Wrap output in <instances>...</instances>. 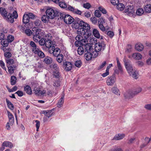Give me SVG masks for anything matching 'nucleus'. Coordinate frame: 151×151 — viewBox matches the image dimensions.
I'll return each instance as SVG.
<instances>
[{
    "label": "nucleus",
    "mask_w": 151,
    "mask_h": 151,
    "mask_svg": "<svg viewBox=\"0 0 151 151\" xmlns=\"http://www.w3.org/2000/svg\"><path fill=\"white\" fill-rule=\"evenodd\" d=\"M77 21L78 22L75 21L72 26L74 28L78 29L77 30L78 34L90 37L91 31L90 30V25L83 21H81L79 22L78 20Z\"/></svg>",
    "instance_id": "nucleus-1"
},
{
    "label": "nucleus",
    "mask_w": 151,
    "mask_h": 151,
    "mask_svg": "<svg viewBox=\"0 0 151 151\" xmlns=\"http://www.w3.org/2000/svg\"><path fill=\"white\" fill-rule=\"evenodd\" d=\"M91 37L86 36H83L81 35H78L76 37V41L75 42V45L77 47L84 45L86 43H88V40Z\"/></svg>",
    "instance_id": "nucleus-2"
},
{
    "label": "nucleus",
    "mask_w": 151,
    "mask_h": 151,
    "mask_svg": "<svg viewBox=\"0 0 151 151\" xmlns=\"http://www.w3.org/2000/svg\"><path fill=\"white\" fill-rule=\"evenodd\" d=\"M40 29H37L36 31L33 32V40L36 42H39L40 45L44 46L47 39L42 37Z\"/></svg>",
    "instance_id": "nucleus-3"
},
{
    "label": "nucleus",
    "mask_w": 151,
    "mask_h": 151,
    "mask_svg": "<svg viewBox=\"0 0 151 151\" xmlns=\"http://www.w3.org/2000/svg\"><path fill=\"white\" fill-rule=\"evenodd\" d=\"M59 5L61 8H66V10L70 11L73 13L81 15L82 13V12L80 10L69 5H67L64 2H60Z\"/></svg>",
    "instance_id": "nucleus-4"
},
{
    "label": "nucleus",
    "mask_w": 151,
    "mask_h": 151,
    "mask_svg": "<svg viewBox=\"0 0 151 151\" xmlns=\"http://www.w3.org/2000/svg\"><path fill=\"white\" fill-rule=\"evenodd\" d=\"M106 45L103 43H97L95 45V54L93 58L96 57L99 55H100L101 52L104 50Z\"/></svg>",
    "instance_id": "nucleus-5"
},
{
    "label": "nucleus",
    "mask_w": 151,
    "mask_h": 151,
    "mask_svg": "<svg viewBox=\"0 0 151 151\" xmlns=\"http://www.w3.org/2000/svg\"><path fill=\"white\" fill-rule=\"evenodd\" d=\"M46 14L50 19H53L55 16H59L60 12L57 10H54L52 8H48L46 12Z\"/></svg>",
    "instance_id": "nucleus-6"
},
{
    "label": "nucleus",
    "mask_w": 151,
    "mask_h": 151,
    "mask_svg": "<svg viewBox=\"0 0 151 151\" xmlns=\"http://www.w3.org/2000/svg\"><path fill=\"white\" fill-rule=\"evenodd\" d=\"M90 45H91L90 44L88 43L79 46L77 50L78 54L81 55L84 52H88L90 50Z\"/></svg>",
    "instance_id": "nucleus-7"
},
{
    "label": "nucleus",
    "mask_w": 151,
    "mask_h": 151,
    "mask_svg": "<svg viewBox=\"0 0 151 151\" xmlns=\"http://www.w3.org/2000/svg\"><path fill=\"white\" fill-rule=\"evenodd\" d=\"M60 18L63 19L64 21L66 24H70L74 21L73 18L70 15H65L60 13Z\"/></svg>",
    "instance_id": "nucleus-8"
},
{
    "label": "nucleus",
    "mask_w": 151,
    "mask_h": 151,
    "mask_svg": "<svg viewBox=\"0 0 151 151\" xmlns=\"http://www.w3.org/2000/svg\"><path fill=\"white\" fill-rule=\"evenodd\" d=\"M33 93L37 96H45L46 94V91L44 90H41L39 88H35L33 90Z\"/></svg>",
    "instance_id": "nucleus-9"
},
{
    "label": "nucleus",
    "mask_w": 151,
    "mask_h": 151,
    "mask_svg": "<svg viewBox=\"0 0 151 151\" xmlns=\"http://www.w3.org/2000/svg\"><path fill=\"white\" fill-rule=\"evenodd\" d=\"M125 12L128 16H132L134 13V10L133 6L130 5L126 7L125 9Z\"/></svg>",
    "instance_id": "nucleus-10"
},
{
    "label": "nucleus",
    "mask_w": 151,
    "mask_h": 151,
    "mask_svg": "<svg viewBox=\"0 0 151 151\" xmlns=\"http://www.w3.org/2000/svg\"><path fill=\"white\" fill-rule=\"evenodd\" d=\"M123 96L125 99H129L134 96L132 89H129L124 93Z\"/></svg>",
    "instance_id": "nucleus-11"
},
{
    "label": "nucleus",
    "mask_w": 151,
    "mask_h": 151,
    "mask_svg": "<svg viewBox=\"0 0 151 151\" xmlns=\"http://www.w3.org/2000/svg\"><path fill=\"white\" fill-rule=\"evenodd\" d=\"M115 77L114 76H111L108 77L106 83L108 85L112 86L115 82Z\"/></svg>",
    "instance_id": "nucleus-12"
},
{
    "label": "nucleus",
    "mask_w": 151,
    "mask_h": 151,
    "mask_svg": "<svg viewBox=\"0 0 151 151\" xmlns=\"http://www.w3.org/2000/svg\"><path fill=\"white\" fill-rule=\"evenodd\" d=\"M91 48L90 50H89L88 52H87L86 53H85V59L87 60H89L91 59L93 56V55L95 52H92V53H91Z\"/></svg>",
    "instance_id": "nucleus-13"
},
{
    "label": "nucleus",
    "mask_w": 151,
    "mask_h": 151,
    "mask_svg": "<svg viewBox=\"0 0 151 151\" xmlns=\"http://www.w3.org/2000/svg\"><path fill=\"white\" fill-rule=\"evenodd\" d=\"M63 66L66 70L69 71L71 70L72 68V64L70 62L66 61L63 63Z\"/></svg>",
    "instance_id": "nucleus-14"
},
{
    "label": "nucleus",
    "mask_w": 151,
    "mask_h": 151,
    "mask_svg": "<svg viewBox=\"0 0 151 151\" xmlns=\"http://www.w3.org/2000/svg\"><path fill=\"white\" fill-rule=\"evenodd\" d=\"M17 67V65H15L10 66L7 65L8 71L10 75H11L13 73L14 70L16 69Z\"/></svg>",
    "instance_id": "nucleus-15"
},
{
    "label": "nucleus",
    "mask_w": 151,
    "mask_h": 151,
    "mask_svg": "<svg viewBox=\"0 0 151 151\" xmlns=\"http://www.w3.org/2000/svg\"><path fill=\"white\" fill-rule=\"evenodd\" d=\"M6 17H4V18L7 21L11 23H13L14 22V19L12 14L10 13H9L8 15L6 16Z\"/></svg>",
    "instance_id": "nucleus-16"
},
{
    "label": "nucleus",
    "mask_w": 151,
    "mask_h": 151,
    "mask_svg": "<svg viewBox=\"0 0 151 151\" xmlns=\"http://www.w3.org/2000/svg\"><path fill=\"white\" fill-rule=\"evenodd\" d=\"M129 74L133 78L135 79H137L138 78V73L135 69H134Z\"/></svg>",
    "instance_id": "nucleus-17"
},
{
    "label": "nucleus",
    "mask_w": 151,
    "mask_h": 151,
    "mask_svg": "<svg viewBox=\"0 0 151 151\" xmlns=\"http://www.w3.org/2000/svg\"><path fill=\"white\" fill-rule=\"evenodd\" d=\"M42 114H44L45 116L48 118H49L52 116V113L51 110H44L42 112Z\"/></svg>",
    "instance_id": "nucleus-18"
},
{
    "label": "nucleus",
    "mask_w": 151,
    "mask_h": 151,
    "mask_svg": "<svg viewBox=\"0 0 151 151\" xmlns=\"http://www.w3.org/2000/svg\"><path fill=\"white\" fill-rule=\"evenodd\" d=\"M135 49L138 51H141L143 50L144 46L142 44L138 43L135 45Z\"/></svg>",
    "instance_id": "nucleus-19"
},
{
    "label": "nucleus",
    "mask_w": 151,
    "mask_h": 151,
    "mask_svg": "<svg viewBox=\"0 0 151 151\" xmlns=\"http://www.w3.org/2000/svg\"><path fill=\"white\" fill-rule=\"evenodd\" d=\"M144 9L145 12L147 13H151V4H147L145 5Z\"/></svg>",
    "instance_id": "nucleus-20"
},
{
    "label": "nucleus",
    "mask_w": 151,
    "mask_h": 151,
    "mask_svg": "<svg viewBox=\"0 0 151 151\" xmlns=\"http://www.w3.org/2000/svg\"><path fill=\"white\" fill-rule=\"evenodd\" d=\"M132 57L136 60H139L142 59V55L139 53L135 52L132 54Z\"/></svg>",
    "instance_id": "nucleus-21"
},
{
    "label": "nucleus",
    "mask_w": 151,
    "mask_h": 151,
    "mask_svg": "<svg viewBox=\"0 0 151 151\" xmlns=\"http://www.w3.org/2000/svg\"><path fill=\"white\" fill-rule=\"evenodd\" d=\"M7 113L9 116L10 124L11 125H12L14 123V117L13 115L9 111H8Z\"/></svg>",
    "instance_id": "nucleus-22"
},
{
    "label": "nucleus",
    "mask_w": 151,
    "mask_h": 151,
    "mask_svg": "<svg viewBox=\"0 0 151 151\" xmlns=\"http://www.w3.org/2000/svg\"><path fill=\"white\" fill-rule=\"evenodd\" d=\"M125 137L124 134H116L114 137L113 139L119 140L122 139Z\"/></svg>",
    "instance_id": "nucleus-23"
},
{
    "label": "nucleus",
    "mask_w": 151,
    "mask_h": 151,
    "mask_svg": "<svg viewBox=\"0 0 151 151\" xmlns=\"http://www.w3.org/2000/svg\"><path fill=\"white\" fill-rule=\"evenodd\" d=\"M24 90L26 93L29 95L32 93V91L31 87L28 85H27L24 87Z\"/></svg>",
    "instance_id": "nucleus-24"
},
{
    "label": "nucleus",
    "mask_w": 151,
    "mask_h": 151,
    "mask_svg": "<svg viewBox=\"0 0 151 151\" xmlns=\"http://www.w3.org/2000/svg\"><path fill=\"white\" fill-rule=\"evenodd\" d=\"M0 13L4 18V17H6V16H7V12L4 8L0 7Z\"/></svg>",
    "instance_id": "nucleus-25"
},
{
    "label": "nucleus",
    "mask_w": 151,
    "mask_h": 151,
    "mask_svg": "<svg viewBox=\"0 0 151 151\" xmlns=\"http://www.w3.org/2000/svg\"><path fill=\"white\" fill-rule=\"evenodd\" d=\"M2 145L4 147H9L10 148H12L13 147L12 143L9 141L4 142L2 143Z\"/></svg>",
    "instance_id": "nucleus-26"
},
{
    "label": "nucleus",
    "mask_w": 151,
    "mask_h": 151,
    "mask_svg": "<svg viewBox=\"0 0 151 151\" xmlns=\"http://www.w3.org/2000/svg\"><path fill=\"white\" fill-rule=\"evenodd\" d=\"M117 67L118 71L115 70V73L118 74L119 73V72H120L121 74H122L123 73V70L120 63L117 64Z\"/></svg>",
    "instance_id": "nucleus-27"
},
{
    "label": "nucleus",
    "mask_w": 151,
    "mask_h": 151,
    "mask_svg": "<svg viewBox=\"0 0 151 151\" xmlns=\"http://www.w3.org/2000/svg\"><path fill=\"white\" fill-rule=\"evenodd\" d=\"M29 17L27 14H24L23 17V22L25 24H27L29 22Z\"/></svg>",
    "instance_id": "nucleus-28"
},
{
    "label": "nucleus",
    "mask_w": 151,
    "mask_h": 151,
    "mask_svg": "<svg viewBox=\"0 0 151 151\" xmlns=\"http://www.w3.org/2000/svg\"><path fill=\"white\" fill-rule=\"evenodd\" d=\"M50 67L53 71L59 70V67L57 64L52 63L50 65Z\"/></svg>",
    "instance_id": "nucleus-29"
},
{
    "label": "nucleus",
    "mask_w": 151,
    "mask_h": 151,
    "mask_svg": "<svg viewBox=\"0 0 151 151\" xmlns=\"http://www.w3.org/2000/svg\"><path fill=\"white\" fill-rule=\"evenodd\" d=\"M64 95H63L62 96L61 98L59 100L57 104V106L58 107H61L62 105L63 104L64 101Z\"/></svg>",
    "instance_id": "nucleus-30"
},
{
    "label": "nucleus",
    "mask_w": 151,
    "mask_h": 151,
    "mask_svg": "<svg viewBox=\"0 0 151 151\" xmlns=\"http://www.w3.org/2000/svg\"><path fill=\"white\" fill-rule=\"evenodd\" d=\"M37 29L36 28H34L33 29L32 32L30 29H26L25 30V32L27 35L29 36H30L31 34H33V32H34L36 31L37 29Z\"/></svg>",
    "instance_id": "nucleus-31"
},
{
    "label": "nucleus",
    "mask_w": 151,
    "mask_h": 151,
    "mask_svg": "<svg viewBox=\"0 0 151 151\" xmlns=\"http://www.w3.org/2000/svg\"><path fill=\"white\" fill-rule=\"evenodd\" d=\"M44 62L47 64H50L52 63V59L50 57L47 56L44 58Z\"/></svg>",
    "instance_id": "nucleus-32"
},
{
    "label": "nucleus",
    "mask_w": 151,
    "mask_h": 151,
    "mask_svg": "<svg viewBox=\"0 0 151 151\" xmlns=\"http://www.w3.org/2000/svg\"><path fill=\"white\" fill-rule=\"evenodd\" d=\"M93 33L94 36L97 38H100V35L99 31L96 29H94L93 30Z\"/></svg>",
    "instance_id": "nucleus-33"
},
{
    "label": "nucleus",
    "mask_w": 151,
    "mask_h": 151,
    "mask_svg": "<svg viewBox=\"0 0 151 151\" xmlns=\"http://www.w3.org/2000/svg\"><path fill=\"white\" fill-rule=\"evenodd\" d=\"M142 90V88L140 87L137 88L135 89H132L134 96L137 95Z\"/></svg>",
    "instance_id": "nucleus-34"
},
{
    "label": "nucleus",
    "mask_w": 151,
    "mask_h": 151,
    "mask_svg": "<svg viewBox=\"0 0 151 151\" xmlns=\"http://www.w3.org/2000/svg\"><path fill=\"white\" fill-rule=\"evenodd\" d=\"M17 81V78L16 77L14 76H11L10 79V83L11 85H15Z\"/></svg>",
    "instance_id": "nucleus-35"
},
{
    "label": "nucleus",
    "mask_w": 151,
    "mask_h": 151,
    "mask_svg": "<svg viewBox=\"0 0 151 151\" xmlns=\"http://www.w3.org/2000/svg\"><path fill=\"white\" fill-rule=\"evenodd\" d=\"M6 100L8 108L11 110H13L14 108L13 104L8 99H6Z\"/></svg>",
    "instance_id": "nucleus-36"
},
{
    "label": "nucleus",
    "mask_w": 151,
    "mask_h": 151,
    "mask_svg": "<svg viewBox=\"0 0 151 151\" xmlns=\"http://www.w3.org/2000/svg\"><path fill=\"white\" fill-rule=\"evenodd\" d=\"M125 66L131 64V61L125 57L123 59Z\"/></svg>",
    "instance_id": "nucleus-37"
},
{
    "label": "nucleus",
    "mask_w": 151,
    "mask_h": 151,
    "mask_svg": "<svg viewBox=\"0 0 151 151\" xmlns=\"http://www.w3.org/2000/svg\"><path fill=\"white\" fill-rule=\"evenodd\" d=\"M45 46L47 47H50L52 45V41L49 39H47L45 42Z\"/></svg>",
    "instance_id": "nucleus-38"
},
{
    "label": "nucleus",
    "mask_w": 151,
    "mask_h": 151,
    "mask_svg": "<svg viewBox=\"0 0 151 151\" xmlns=\"http://www.w3.org/2000/svg\"><path fill=\"white\" fill-rule=\"evenodd\" d=\"M108 29H106L104 33L106 34L110 37L112 38L114 35V32L111 31H109Z\"/></svg>",
    "instance_id": "nucleus-39"
},
{
    "label": "nucleus",
    "mask_w": 151,
    "mask_h": 151,
    "mask_svg": "<svg viewBox=\"0 0 151 151\" xmlns=\"http://www.w3.org/2000/svg\"><path fill=\"white\" fill-rule=\"evenodd\" d=\"M9 42L7 40L3 39L1 42V44L4 47L7 46Z\"/></svg>",
    "instance_id": "nucleus-40"
},
{
    "label": "nucleus",
    "mask_w": 151,
    "mask_h": 151,
    "mask_svg": "<svg viewBox=\"0 0 151 151\" xmlns=\"http://www.w3.org/2000/svg\"><path fill=\"white\" fill-rule=\"evenodd\" d=\"M125 67L128 73H131V71H132L134 69L133 68L132 64L129 65Z\"/></svg>",
    "instance_id": "nucleus-41"
},
{
    "label": "nucleus",
    "mask_w": 151,
    "mask_h": 151,
    "mask_svg": "<svg viewBox=\"0 0 151 151\" xmlns=\"http://www.w3.org/2000/svg\"><path fill=\"white\" fill-rule=\"evenodd\" d=\"M6 63H7V65H14V60L12 59H8L6 60Z\"/></svg>",
    "instance_id": "nucleus-42"
},
{
    "label": "nucleus",
    "mask_w": 151,
    "mask_h": 151,
    "mask_svg": "<svg viewBox=\"0 0 151 151\" xmlns=\"http://www.w3.org/2000/svg\"><path fill=\"white\" fill-rule=\"evenodd\" d=\"M144 11L142 9L139 8L137 10L136 13L137 15L141 16L144 13Z\"/></svg>",
    "instance_id": "nucleus-43"
},
{
    "label": "nucleus",
    "mask_w": 151,
    "mask_h": 151,
    "mask_svg": "<svg viewBox=\"0 0 151 151\" xmlns=\"http://www.w3.org/2000/svg\"><path fill=\"white\" fill-rule=\"evenodd\" d=\"M116 5V7L118 10L120 11H122L124 9V6L122 3L118 4Z\"/></svg>",
    "instance_id": "nucleus-44"
},
{
    "label": "nucleus",
    "mask_w": 151,
    "mask_h": 151,
    "mask_svg": "<svg viewBox=\"0 0 151 151\" xmlns=\"http://www.w3.org/2000/svg\"><path fill=\"white\" fill-rule=\"evenodd\" d=\"M57 57L56 59L57 61L59 63L62 62L63 58V56L62 54H59Z\"/></svg>",
    "instance_id": "nucleus-45"
},
{
    "label": "nucleus",
    "mask_w": 151,
    "mask_h": 151,
    "mask_svg": "<svg viewBox=\"0 0 151 151\" xmlns=\"http://www.w3.org/2000/svg\"><path fill=\"white\" fill-rule=\"evenodd\" d=\"M49 19L50 18L48 17V16L46 14L43 15L41 19L43 22H46L48 21Z\"/></svg>",
    "instance_id": "nucleus-46"
},
{
    "label": "nucleus",
    "mask_w": 151,
    "mask_h": 151,
    "mask_svg": "<svg viewBox=\"0 0 151 151\" xmlns=\"http://www.w3.org/2000/svg\"><path fill=\"white\" fill-rule=\"evenodd\" d=\"M35 54H37L41 58H43L45 57L44 53L40 50Z\"/></svg>",
    "instance_id": "nucleus-47"
},
{
    "label": "nucleus",
    "mask_w": 151,
    "mask_h": 151,
    "mask_svg": "<svg viewBox=\"0 0 151 151\" xmlns=\"http://www.w3.org/2000/svg\"><path fill=\"white\" fill-rule=\"evenodd\" d=\"M53 85L55 89H57L60 85V81L59 80L55 81L53 83Z\"/></svg>",
    "instance_id": "nucleus-48"
},
{
    "label": "nucleus",
    "mask_w": 151,
    "mask_h": 151,
    "mask_svg": "<svg viewBox=\"0 0 151 151\" xmlns=\"http://www.w3.org/2000/svg\"><path fill=\"white\" fill-rule=\"evenodd\" d=\"M60 53V51L59 49L58 48H56L55 49L53 53V55L56 56L59 55Z\"/></svg>",
    "instance_id": "nucleus-49"
},
{
    "label": "nucleus",
    "mask_w": 151,
    "mask_h": 151,
    "mask_svg": "<svg viewBox=\"0 0 151 151\" xmlns=\"http://www.w3.org/2000/svg\"><path fill=\"white\" fill-rule=\"evenodd\" d=\"M32 51L35 54L40 50L38 47L36 46L35 47L31 48Z\"/></svg>",
    "instance_id": "nucleus-50"
},
{
    "label": "nucleus",
    "mask_w": 151,
    "mask_h": 151,
    "mask_svg": "<svg viewBox=\"0 0 151 151\" xmlns=\"http://www.w3.org/2000/svg\"><path fill=\"white\" fill-rule=\"evenodd\" d=\"M113 93H114L117 94H119V89L116 87H113L111 89Z\"/></svg>",
    "instance_id": "nucleus-51"
},
{
    "label": "nucleus",
    "mask_w": 151,
    "mask_h": 151,
    "mask_svg": "<svg viewBox=\"0 0 151 151\" xmlns=\"http://www.w3.org/2000/svg\"><path fill=\"white\" fill-rule=\"evenodd\" d=\"M151 140L150 138H149L148 137L146 138H145V141H146V143L145 144H143L141 146V148H142L146 146V145L149 143Z\"/></svg>",
    "instance_id": "nucleus-52"
},
{
    "label": "nucleus",
    "mask_w": 151,
    "mask_h": 151,
    "mask_svg": "<svg viewBox=\"0 0 151 151\" xmlns=\"http://www.w3.org/2000/svg\"><path fill=\"white\" fill-rule=\"evenodd\" d=\"M82 64V63L81 61L79 60L76 61L75 63V65L76 67L78 68H80L81 67Z\"/></svg>",
    "instance_id": "nucleus-53"
},
{
    "label": "nucleus",
    "mask_w": 151,
    "mask_h": 151,
    "mask_svg": "<svg viewBox=\"0 0 151 151\" xmlns=\"http://www.w3.org/2000/svg\"><path fill=\"white\" fill-rule=\"evenodd\" d=\"M0 66L2 69L6 71V73H7L6 68L5 67V63L2 60H0Z\"/></svg>",
    "instance_id": "nucleus-54"
},
{
    "label": "nucleus",
    "mask_w": 151,
    "mask_h": 151,
    "mask_svg": "<svg viewBox=\"0 0 151 151\" xmlns=\"http://www.w3.org/2000/svg\"><path fill=\"white\" fill-rule=\"evenodd\" d=\"M94 15L97 17H100L101 15V14L99 11L96 10L94 12Z\"/></svg>",
    "instance_id": "nucleus-55"
},
{
    "label": "nucleus",
    "mask_w": 151,
    "mask_h": 151,
    "mask_svg": "<svg viewBox=\"0 0 151 151\" xmlns=\"http://www.w3.org/2000/svg\"><path fill=\"white\" fill-rule=\"evenodd\" d=\"M48 50L49 52L50 53H53L55 49L54 46H52V45L50 47H48Z\"/></svg>",
    "instance_id": "nucleus-56"
},
{
    "label": "nucleus",
    "mask_w": 151,
    "mask_h": 151,
    "mask_svg": "<svg viewBox=\"0 0 151 151\" xmlns=\"http://www.w3.org/2000/svg\"><path fill=\"white\" fill-rule=\"evenodd\" d=\"M27 14L28 15L29 17V19H34L36 17L35 15L32 13H28Z\"/></svg>",
    "instance_id": "nucleus-57"
},
{
    "label": "nucleus",
    "mask_w": 151,
    "mask_h": 151,
    "mask_svg": "<svg viewBox=\"0 0 151 151\" xmlns=\"http://www.w3.org/2000/svg\"><path fill=\"white\" fill-rule=\"evenodd\" d=\"M35 122L36 123L35 126L36 127V131L38 132L40 127V122L38 120H36Z\"/></svg>",
    "instance_id": "nucleus-58"
},
{
    "label": "nucleus",
    "mask_w": 151,
    "mask_h": 151,
    "mask_svg": "<svg viewBox=\"0 0 151 151\" xmlns=\"http://www.w3.org/2000/svg\"><path fill=\"white\" fill-rule=\"evenodd\" d=\"M59 70L54 71L53 72L54 76L56 78H58L60 76Z\"/></svg>",
    "instance_id": "nucleus-59"
},
{
    "label": "nucleus",
    "mask_w": 151,
    "mask_h": 151,
    "mask_svg": "<svg viewBox=\"0 0 151 151\" xmlns=\"http://www.w3.org/2000/svg\"><path fill=\"white\" fill-rule=\"evenodd\" d=\"M99 9L100 11L102 13L106 14V10L103 7L100 6L99 7Z\"/></svg>",
    "instance_id": "nucleus-60"
},
{
    "label": "nucleus",
    "mask_w": 151,
    "mask_h": 151,
    "mask_svg": "<svg viewBox=\"0 0 151 151\" xmlns=\"http://www.w3.org/2000/svg\"><path fill=\"white\" fill-rule=\"evenodd\" d=\"M99 29L101 31L103 32H105L106 29H105V27H104L103 24H99Z\"/></svg>",
    "instance_id": "nucleus-61"
},
{
    "label": "nucleus",
    "mask_w": 151,
    "mask_h": 151,
    "mask_svg": "<svg viewBox=\"0 0 151 151\" xmlns=\"http://www.w3.org/2000/svg\"><path fill=\"white\" fill-rule=\"evenodd\" d=\"M90 20L92 23L94 24H96L97 22V18L95 17H91L90 19Z\"/></svg>",
    "instance_id": "nucleus-62"
},
{
    "label": "nucleus",
    "mask_w": 151,
    "mask_h": 151,
    "mask_svg": "<svg viewBox=\"0 0 151 151\" xmlns=\"http://www.w3.org/2000/svg\"><path fill=\"white\" fill-rule=\"evenodd\" d=\"M14 37L12 35H9L8 36L7 40L9 42H11L14 40Z\"/></svg>",
    "instance_id": "nucleus-63"
},
{
    "label": "nucleus",
    "mask_w": 151,
    "mask_h": 151,
    "mask_svg": "<svg viewBox=\"0 0 151 151\" xmlns=\"http://www.w3.org/2000/svg\"><path fill=\"white\" fill-rule=\"evenodd\" d=\"M111 4L114 5H116L119 3V0H111Z\"/></svg>",
    "instance_id": "nucleus-64"
}]
</instances>
